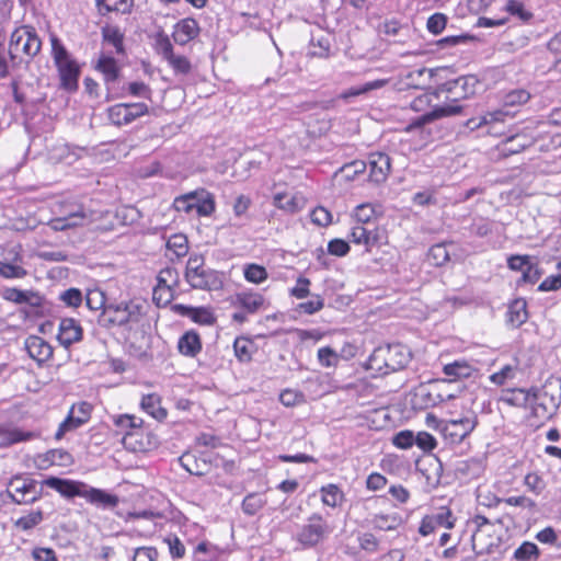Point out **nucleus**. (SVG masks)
<instances>
[{"label": "nucleus", "instance_id": "nucleus-31", "mask_svg": "<svg viewBox=\"0 0 561 561\" xmlns=\"http://www.w3.org/2000/svg\"><path fill=\"white\" fill-rule=\"evenodd\" d=\"M367 522L374 529L390 531L396 530L402 524V518L397 513L374 514Z\"/></svg>", "mask_w": 561, "mask_h": 561}, {"label": "nucleus", "instance_id": "nucleus-18", "mask_svg": "<svg viewBox=\"0 0 561 561\" xmlns=\"http://www.w3.org/2000/svg\"><path fill=\"white\" fill-rule=\"evenodd\" d=\"M461 112V106L458 104H445L442 106H436L433 110L425 112L421 116L411 121L408 126V130L420 128L426 124L434 122L435 119L453 116L459 114Z\"/></svg>", "mask_w": 561, "mask_h": 561}, {"label": "nucleus", "instance_id": "nucleus-33", "mask_svg": "<svg viewBox=\"0 0 561 561\" xmlns=\"http://www.w3.org/2000/svg\"><path fill=\"white\" fill-rule=\"evenodd\" d=\"M484 458L483 457H472L462 461H459L457 465V472L469 479L479 478L484 471Z\"/></svg>", "mask_w": 561, "mask_h": 561}, {"label": "nucleus", "instance_id": "nucleus-3", "mask_svg": "<svg viewBox=\"0 0 561 561\" xmlns=\"http://www.w3.org/2000/svg\"><path fill=\"white\" fill-rule=\"evenodd\" d=\"M41 48L42 41L35 28L30 25H21L11 34L8 49L9 59L13 66L21 62L30 64Z\"/></svg>", "mask_w": 561, "mask_h": 561}, {"label": "nucleus", "instance_id": "nucleus-57", "mask_svg": "<svg viewBox=\"0 0 561 561\" xmlns=\"http://www.w3.org/2000/svg\"><path fill=\"white\" fill-rule=\"evenodd\" d=\"M45 460L50 465L68 466L73 462L72 456L64 449H51L46 453Z\"/></svg>", "mask_w": 561, "mask_h": 561}, {"label": "nucleus", "instance_id": "nucleus-15", "mask_svg": "<svg viewBox=\"0 0 561 561\" xmlns=\"http://www.w3.org/2000/svg\"><path fill=\"white\" fill-rule=\"evenodd\" d=\"M91 412L92 405L89 402L81 401L73 404L69 410L67 417L59 424L55 437L60 439L66 433L81 427L90 420Z\"/></svg>", "mask_w": 561, "mask_h": 561}, {"label": "nucleus", "instance_id": "nucleus-6", "mask_svg": "<svg viewBox=\"0 0 561 561\" xmlns=\"http://www.w3.org/2000/svg\"><path fill=\"white\" fill-rule=\"evenodd\" d=\"M331 533L328 520L320 513H313L298 527L294 539L301 549H312L324 542Z\"/></svg>", "mask_w": 561, "mask_h": 561}, {"label": "nucleus", "instance_id": "nucleus-41", "mask_svg": "<svg viewBox=\"0 0 561 561\" xmlns=\"http://www.w3.org/2000/svg\"><path fill=\"white\" fill-rule=\"evenodd\" d=\"M367 368L385 375L390 373L383 346L374 350L367 359Z\"/></svg>", "mask_w": 561, "mask_h": 561}, {"label": "nucleus", "instance_id": "nucleus-5", "mask_svg": "<svg viewBox=\"0 0 561 561\" xmlns=\"http://www.w3.org/2000/svg\"><path fill=\"white\" fill-rule=\"evenodd\" d=\"M426 424L434 426L451 444H460L467 438L478 425V416L474 412L468 411L462 416L439 421L433 414L426 416Z\"/></svg>", "mask_w": 561, "mask_h": 561}, {"label": "nucleus", "instance_id": "nucleus-34", "mask_svg": "<svg viewBox=\"0 0 561 561\" xmlns=\"http://www.w3.org/2000/svg\"><path fill=\"white\" fill-rule=\"evenodd\" d=\"M141 409L157 421H163L168 413L161 407V399L156 393L144 396L140 402Z\"/></svg>", "mask_w": 561, "mask_h": 561}, {"label": "nucleus", "instance_id": "nucleus-39", "mask_svg": "<svg viewBox=\"0 0 561 561\" xmlns=\"http://www.w3.org/2000/svg\"><path fill=\"white\" fill-rule=\"evenodd\" d=\"M255 344L248 337H237L233 342V350L239 362L249 363L255 351Z\"/></svg>", "mask_w": 561, "mask_h": 561}, {"label": "nucleus", "instance_id": "nucleus-10", "mask_svg": "<svg viewBox=\"0 0 561 561\" xmlns=\"http://www.w3.org/2000/svg\"><path fill=\"white\" fill-rule=\"evenodd\" d=\"M89 221L90 215L82 205L69 204L60 207L59 216L51 219L48 226L54 231H66L84 226Z\"/></svg>", "mask_w": 561, "mask_h": 561}, {"label": "nucleus", "instance_id": "nucleus-64", "mask_svg": "<svg viewBox=\"0 0 561 561\" xmlns=\"http://www.w3.org/2000/svg\"><path fill=\"white\" fill-rule=\"evenodd\" d=\"M428 256L436 266L444 265L449 261V253L445 244H435L430 249Z\"/></svg>", "mask_w": 561, "mask_h": 561}, {"label": "nucleus", "instance_id": "nucleus-49", "mask_svg": "<svg viewBox=\"0 0 561 561\" xmlns=\"http://www.w3.org/2000/svg\"><path fill=\"white\" fill-rule=\"evenodd\" d=\"M179 280H180V276H179V272L176 271V268L168 266L165 268H162L159 272V274L157 276V285L156 286L168 287V288L175 290V288L179 285Z\"/></svg>", "mask_w": 561, "mask_h": 561}, {"label": "nucleus", "instance_id": "nucleus-28", "mask_svg": "<svg viewBox=\"0 0 561 561\" xmlns=\"http://www.w3.org/2000/svg\"><path fill=\"white\" fill-rule=\"evenodd\" d=\"M180 354L186 357H195L202 351V341L195 331H186L178 341Z\"/></svg>", "mask_w": 561, "mask_h": 561}, {"label": "nucleus", "instance_id": "nucleus-22", "mask_svg": "<svg viewBox=\"0 0 561 561\" xmlns=\"http://www.w3.org/2000/svg\"><path fill=\"white\" fill-rule=\"evenodd\" d=\"M94 69L102 73L104 83L110 91L121 73L116 59L112 56L101 55Z\"/></svg>", "mask_w": 561, "mask_h": 561}, {"label": "nucleus", "instance_id": "nucleus-27", "mask_svg": "<svg viewBox=\"0 0 561 561\" xmlns=\"http://www.w3.org/2000/svg\"><path fill=\"white\" fill-rule=\"evenodd\" d=\"M2 297L7 301L14 304H27L32 307H38L42 302V297L32 290H22L19 288H5Z\"/></svg>", "mask_w": 561, "mask_h": 561}, {"label": "nucleus", "instance_id": "nucleus-1", "mask_svg": "<svg viewBox=\"0 0 561 561\" xmlns=\"http://www.w3.org/2000/svg\"><path fill=\"white\" fill-rule=\"evenodd\" d=\"M42 484L58 492L62 497L73 499L76 496L85 499L89 503L103 508H113L118 504V497L104 490L90 486L89 484L58 477H48Z\"/></svg>", "mask_w": 561, "mask_h": 561}, {"label": "nucleus", "instance_id": "nucleus-51", "mask_svg": "<svg viewBox=\"0 0 561 561\" xmlns=\"http://www.w3.org/2000/svg\"><path fill=\"white\" fill-rule=\"evenodd\" d=\"M530 99V93L525 89H514L508 91L503 96L504 106H519L527 103Z\"/></svg>", "mask_w": 561, "mask_h": 561}, {"label": "nucleus", "instance_id": "nucleus-12", "mask_svg": "<svg viewBox=\"0 0 561 561\" xmlns=\"http://www.w3.org/2000/svg\"><path fill=\"white\" fill-rule=\"evenodd\" d=\"M385 230L377 226L371 228L354 224L348 234V241L365 247L366 252H370L373 248H379L385 243Z\"/></svg>", "mask_w": 561, "mask_h": 561}, {"label": "nucleus", "instance_id": "nucleus-45", "mask_svg": "<svg viewBox=\"0 0 561 561\" xmlns=\"http://www.w3.org/2000/svg\"><path fill=\"white\" fill-rule=\"evenodd\" d=\"M376 216V209L373 204L365 203L358 205L354 210L355 224L374 227L376 226L371 220Z\"/></svg>", "mask_w": 561, "mask_h": 561}, {"label": "nucleus", "instance_id": "nucleus-25", "mask_svg": "<svg viewBox=\"0 0 561 561\" xmlns=\"http://www.w3.org/2000/svg\"><path fill=\"white\" fill-rule=\"evenodd\" d=\"M25 348L28 355L38 363L46 362L53 356L51 346L44 339L36 335L26 339Z\"/></svg>", "mask_w": 561, "mask_h": 561}, {"label": "nucleus", "instance_id": "nucleus-61", "mask_svg": "<svg viewBox=\"0 0 561 561\" xmlns=\"http://www.w3.org/2000/svg\"><path fill=\"white\" fill-rule=\"evenodd\" d=\"M279 401L285 407H296L305 402V396L298 390L285 389L279 394Z\"/></svg>", "mask_w": 561, "mask_h": 561}, {"label": "nucleus", "instance_id": "nucleus-40", "mask_svg": "<svg viewBox=\"0 0 561 561\" xmlns=\"http://www.w3.org/2000/svg\"><path fill=\"white\" fill-rule=\"evenodd\" d=\"M237 301L249 313L256 312L264 304V297L257 293H240Z\"/></svg>", "mask_w": 561, "mask_h": 561}, {"label": "nucleus", "instance_id": "nucleus-7", "mask_svg": "<svg viewBox=\"0 0 561 561\" xmlns=\"http://www.w3.org/2000/svg\"><path fill=\"white\" fill-rule=\"evenodd\" d=\"M141 306L135 301L110 304L101 312L99 322L104 328L125 327L139 322Z\"/></svg>", "mask_w": 561, "mask_h": 561}, {"label": "nucleus", "instance_id": "nucleus-44", "mask_svg": "<svg viewBox=\"0 0 561 561\" xmlns=\"http://www.w3.org/2000/svg\"><path fill=\"white\" fill-rule=\"evenodd\" d=\"M472 523L476 525V531L471 536L472 549H473L476 556H483V554H485V552H489V549L488 550L483 549L482 546H480L479 541H480V536L482 535V528L484 526H489L490 520L483 515H476L472 518Z\"/></svg>", "mask_w": 561, "mask_h": 561}, {"label": "nucleus", "instance_id": "nucleus-35", "mask_svg": "<svg viewBox=\"0 0 561 561\" xmlns=\"http://www.w3.org/2000/svg\"><path fill=\"white\" fill-rule=\"evenodd\" d=\"M13 262L0 261V277L5 279L23 278L27 275V271L19 263H22V256L15 253Z\"/></svg>", "mask_w": 561, "mask_h": 561}, {"label": "nucleus", "instance_id": "nucleus-50", "mask_svg": "<svg viewBox=\"0 0 561 561\" xmlns=\"http://www.w3.org/2000/svg\"><path fill=\"white\" fill-rule=\"evenodd\" d=\"M244 278L253 284H261L267 278V271L259 264H247L243 268Z\"/></svg>", "mask_w": 561, "mask_h": 561}, {"label": "nucleus", "instance_id": "nucleus-32", "mask_svg": "<svg viewBox=\"0 0 561 561\" xmlns=\"http://www.w3.org/2000/svg\"><path fill=\"white\" fill-rule=\"evenodd\" d=\"M528 319L527 304L524 299L514 300L507 309L506 321L512 328H519Z\"/></svg>", "mask_w": 561, "mask_h": 561}, {"label": "nucleus", "instance_id": "nucleus-16", "mask_svg": "<svg viewBox=\"0 0 561 561\" xmlns=\"http://www.w3.org/2000/svg\"><path fill=\"white\" fill-rule=\"evenodd\" d=\"M455 523L456 517L453 512L447 507H440L437 512L423 517L419 527V533L425 537L433 534L438 527L451 529L454 528Z\"/></svg>", "mask_w": 561, "mask_h": 561}, {"label": "nucleus", "instance_id": "nucleus-13", "mask_svg": "<svg viewBox=\"0 0 561 561\" xmlns=\"http://www.w3.org/2000/svg\"><path fill=\"white\" fill-rule=\"evenodd\" d=\"M439 385V381H431L415 387L411 396L413 409L425 410L443 402L445 398L438 389Z\"/></svg>", "mask_w": 561, "mask_h": 561}, {"label": "nucleus", "instance_id": "nucleus-63", "mask_svg": "<svg viewBox=\"0 0 561 561\" xmlns=\"http://www.w3.org/2000/svg\"><path fill=\"white\" fill-rule=\"evenodd\" d=\"M415 443V435L410 430L400 431L392 438V444L400 449H409Z\"/></svg>", "mask_w": 561, "mask_h": 561}, {"label": "nucleus", "instance_id": "nucleus-62", "mask_svg": "<svg viewBox=\"0 0 561 561\" xmlns=\"http://www.w3.org/2000/svg\"><path fill=\"white\" fill-rule=\"evenodd\" d=\"M174 298V290L168 287L154 286L152 299L158 307H164Z\"/></svg>", "mask_w": 561, "mask_h": 561}, {"label": "nucleus", "instance_id": "nucleus-4", "mask_svg": "<svg viewBox=\"0 0 561 561\" xmlns=\"http://www.w3.org/2000/svg\"><path fill=\"white\" fill-rule=\"evenodd\" d=\"M50 43L51 57L59 77V88L69 93H73L79 88L80 66L59 38L53 36Z\"/></svg>", "mask_w": 561, "mask_h": 561}, {"label": "nucleus", "instance_id": "nucleus-42", "mask_svg": "<svg viewBox=\"0 0 561 561\" xmlns=\"http://www.w3.org/2000/svg\"><path fill=\"white\" fill-rule=\"evenodd\" d=\"M266 504L264 494L253 492L249 493L242 501V511L245 515L253 516Z\"/></svg>", "mask_w": 561, "mask_h": 561}, {"label": "nucleus", "instance_id": "nucleus-37", "mask_svg": "<svg viewBox=\"0 0 561 561\" xmlns=\"http://www.w3.org/2000/svg\"><path fill=\"white\" fill-rule=\"evenodd\" d=\"M443 371L446 376L453 377L454 379H460L471 377L476 369L467 360L462 359L446 364Z\"/></svg>", "mask_w": 561, "mask_h": 561}, {"label": "nucleus", "instance_id": "nucleus-56", "mask_svg": "<svg viewBox=\"0 0 561 561\" xmlns=\"http://www.w3.org/2000/svg\"><path fill=\"white\" fill-rule=\"evenodd\" d=\"M13 0H0V38H5V31L11 21Z\"/></svg>", "mask_w": 561, "mask_h": 561}, {"label": "nucleus", "instance_id": "nucleus-11", "mask_svg": "<svg viewBox=\"0 0 561 561\" xmlns=\"http://www.w3.org/2000/svg\"><path fill=\"white\" fill-rule=\"evenodd\" d=\"M148 111V105L142 102L119 103L108 107L107 117L113 125L122 127L146 115Z\"/></svg>", "mask_w": 561, "mask_h": 561}, {"label": "nucleus", "instance_id": "nucleus-38", "mask_svg": "<svg viewBox=\"0 0 561 561\" xmlns=\"http://www.w3.org/2000/svg\"><path fill=\"white\" fill-rule=\"evenodd\" d=\"M101 14L113 11L129 13L133 7V0H94Z\"/></svg>", "mask_w": 561, "mask_h": 561}, {"label": "nucleus", "instance_id": "nucleus-23", "mask_svg": "<svg viewBox=\"0 0 561 561\" xmlns=\"http://www.w3.org/2000/svg\"><path fill=\"white\" fill-rule=\"evenodd\" d=\"M199 33V26L195 19H183L179 21L172 34L174 42L179 45H185L194 39Z\"/></svg>", "mask_w": 561, "mask_h": 561}, {"label": "nucleus", "instance_id": "nucleus-59", "mask_svg": "<svg viewBox=\"0 0 561 561\" xmlns=\"http://www.w3.org/2000/svg\"><path fill=\"white\" fill-rule=\"evenodd\" d=\"M85 305L92 311L104 310L105 305L104 293L99 289L88 290L85 295Z\"/></svg>", "mask_w": 561, "mask_h": 561}, {"label": "nucleus", "instance_id": "nucleus-20", "mask_svg": "<svg viewBox=\"0 0 561 561\" xmlns=\"http://www.w3.org/2000/svg\"><path fill=\"white\" fill-rule=\"evenodd\" d=\"M383 348L390 371L403 369L411 360V351L401 343L388 344Z\"/></svg>", "mask_w": 561, "mask_h": 561}, {"label": "nucleus", "instance_id": "nucleus-46", "mask_svg": "<svg viewBox=\"0 0 561 561\" xmlns=\"http://www.w3.org/2000/svg\"><path fill=\"white\" fill-rule=\"evenodd\" d=\"M103 41L111 44L119 55L124 53V35L116 26H106L102 28Z\"/></svg>", "mask_w": 561, "mask_h": 561}, {"label": "nucleus", "instance_id": "nucleus-47", "mask_svg": "<svg viewBox=\"0 0 561 561\" xmlns=\"http://www.w3.org/2000/svg\"><path fill=\"white\" fill-rule=\"evenodd\" d=\"M540 556L537 545L530 541H524L513 554L516 561H536Z\"/></svg>", "mask_w": 561, "mask_h": 561}, {"label": "nucleus", "instance_id": "nucleus-52", "mask_svg": "<svg viewBox=\"0 0 561 561\" xmlns=\"http://www.w3.org/2000/svg\"><path fill=\"white\" fill-rule=\"evenodd\" d=\"M273 205L287 213H296L299 209L297 198L286 193L275 194L273 197Z\"/></svg>", "mask_w": 561, "mask_h": 561}, {"label": "nucleus", "instance_id": "nucleus-29", "mask_svg": "<svg viewBox=\"0 0 561 561\" xmlns=\"http://www.w3.org/2000/svg\"><path fill=\"white\" fill-rule=\"evenodd\" d=\"M35 437L33 432L22 431L16 427L0 426V446L9 447L21 442H27Z\"/></svg>", "mask_w": 561, "mask_h": 561}, {"label": "nucleus", "instance_id": "nucleus-53", "mask_svg": "<svg viewBox=\"0 0 561 561\" xmlns=\"http://www.w3.org/2000/svg\"><path fill=\"white\" fill-rule=\"evenodd\" d=\"M317 358L322 367H336L340 362V355L330 346L320 347L317 352Z\"/></svg>", "mask_w": 561, "mask_h": 561}, {"label": "nucleus", "instance_id": "nucleus-19", "mask_svg": "<svg viewBox=\"0 0 561 561\" xmlns=\"http://www.w3.org/2000/svg\"><path fill=\"white\" fill-rule=\"evenodd\" d=\"M83 337V329L73 318H64L59 322L57 339L59 343L68 348Z\"/></svg>", "mask_w": 561, "mask_h": 561}, {"label": "nucleus", "instance_id": "nucleus-26", "mask_svg": "<svg viewBox=\"0 0 561 561\" xmlns=\"http://www.w3.org/2000/svg\"><path fill=\"white\" fill-rule=\"evenodd\" d=\"M533 394L534 387L528 390L523 388L507 389L503 391L501 400L511 407L530 408Z\"/></svg>", "mask_w": 561, "mask_h": 561}, {"label": "nucleus", "instance_id": "nucleus-9", "mask_svg": "<svg viewBox=\"0 0 561 561\" xmlns=\"http://www.w3.org/2000/svg\"><path fill=\"white\" fill-rule=\"evenodd\" d=\"M185 278L196 289H216L220 285L217 272L205 268L204 259L198 255L190 256L186 264Z\"/></svg>", "mask_w": 561, "mask_h": 561}, {"label": "nucleus", "instance_id": "nucleus-36", "mask_svg": "<svg viewBox=\"0 0 561 561\" xmlns=\"http://www.w3.org/2000/svg\"><path fill=\"white\" fill-rule=\"evenodd\" d=\"M323 505L335 508L344 501V493L339 485L330 483L320 488Z\"/></svg>", "mask_w": 561, "mask_h": 561}, {"label": "nucleus", "instance_id": "nucleus-48", "mask_svg": "<svg viewBox=\"0 0 561 561\" xmlns=\"http://www.w3.org/2000/svg\"><path fill=\"white\" fill-rule=\"evenodd\" d=\"M111 420L113 424L122 432H125L126 435H130L128 430L137 428L142 423L140 419L129 414L112 415Z\"/></svg>", "mask_w": 561, "mask_h": 561}, {"label": "nucleus", "instance_id": "nucleus-55", "mask_svg": "<svg viewBox=\"0 0 561 561\" xmlns=\"http://www.w3.org/2000/svg\"><path fill=\"white\" fill-rule=\"evenodd\" d=\"M366 168V162L362 160H355L351 163L343 165L340 169V173L346 181H354L359 174H363L365 172Z\"/></svg>", "mask_w": 561, "mask_h": 561}, {"label": "nucleus", "instance_id": "nucleus-17", "mask_svg": "<svg viewBox=\"0 0 561 561\" xmlns=\"http://www.w3.org/2000/svg\"><path fill=\"white\" fill-rule=\"evenodd\" d=\"M369 180L376 184L386 182L391 170L390 157L380 151L371 152L368 156Z\"/></svg>", "mask_w": 561, "mask_h": 561}, {"label": "nucleus", "instance_id": "nucleus-24", "mask_svg": "<svg viewBox=\"0 0 561 561\" xmlns=\"http://www.w3.org/2000/svg\"><path fill=\"white\" fill-rule=\"evenodd\" d=\"M172 310L175 313L182 317H187L199 324H211L215 321L213 313L204 307H192L176 304L172 306Z\"/></svg>", "mask_w": 561, "mask_h": 561}, {"label": "nucleus", "instance_id": "nucleus-2", "mask_svg": "<svg viewBox=\"0 0 561 561\" xmlns=\"http://www.w3.org/2000/svg\"><path fill=\"white\" fill-rule=\"evenodd\" d=\"M561 404V378L549 377L541 387H534L530 403V416L537 426L551 420Z\"/></svg>", "mask_w": 561, "mask_h": 561}, {"label": "nucleus", "instance_id": "nucleus-30", "mask_svg": "<svg viewBox=\"0 0 561 561\" xmlns=\"http://www.w3.org/2000/svg\"><path fill=\"white\" fill-rule=\"evenodd\" d=\"M195 196L193 210L201 217L210 216L216 208L214 195L205 190L192 192Z\"/></svg>", "mask_w": 561, "mask_h": 561}, {"label": "nucleus", "instance_id": "nucleus-21", "mask_svg": "<svg viewBox=\"0 0 561 561\" xmlns=\"http://www.w3.org/2000/svg\"><path fill=\"white\" fill-rule=\"evenodd\" d=\"M505 113L501 110L489 112L480 117H472L466 122V128L470 131L484 129V134H492V129L497 123L504 121Z\"/></svg>", "mask_w": 561, "mask_h": 561}, {"label": "nucleus", "instance_id": "nucleus-8", "mask_svg": "<svg viewBox=\"0 0 561 561\" xmlns=\"http://www.w3.org/2000/svg\"><path fill=\"white\" fill-rule=\"evenodd\" d=\"M43 484L27 476H14L8 483L7 493L16 504H31L43 496Z\"/></svg>", "mask_w": 561, "mask_h": 561}, {"label": "nucleus", "instance_id": "nucleus-60", "mask_svg": "<svg viewBox=\"0 0 561 561\" xmlns=\"http://www.w3.org/2000/svg\"><path fill=\"white\" fill-rule=\"evenodd\" d=\"M167 61L178 75H187L192 69L191 61L182 55L173 54L172 57L167 59Z\"/></svg>", "mask_w": 561, "mask_h": 561}, {"label": "nucleus", "instance_id": "nucleus-54", "mask_svg": "<svg viewBox=\"0 0 561 561\" xmlns=\"http://www.w3.org/2000/svg\"><path fill=\"white\" fill-rule=\"evenodd\" d=\"M44 519L43 512L41 510L33 511L30 514L20 517L15 522V527L21 530H31L34 527H36L38 524H41Z\"/></svg>", "mask_w": 561, "mask_h": 561}, {"label": "nucleus", "instance_id": "nucleus-58", "mask_svg": "<svg viewBox=\"0 0 561 561\" xmlns=\"http://www.w3.org/2000/svg\"><path fill=\"white\" fill-rule=\"evenodd\" d=\"M357 542L362 550L368 553H376L379 550L380 542L371 533H362L357 536Z\"/></svg>", "mask_w": 561, "mask_h": 561}, {"label": "nucleus", "instance_id": "nucleus-43", "mask_svg": "<svg viewBox=\"0 0 561 561\" xmlns=\"http://www.w3.org/2000/svg\"><path fill=\"white\" fill-rule=\"evenodd\" d=\"M167 250L171 252L175 259L185 256L188 252L186 236L182 233L172 234L167 241Z\"/></svg>", "mask_w": 561, "mask_h": 561}, {"label": "nucleus", "instance_id": "nucleus-14", "mask_svg": "<svg viewBox=\"0 0 561 561\" xmlns=\"http://www.w3.org/2000/svg\"><path fill=\"white\" fill-rule=\"evenodd\" d=\"M479 84L480 81L476 76L467 75L445 82L440 91L446 92L453 102H459L473 95Z\"/></svg>", "mask_w": 561, "mask_h": 561}]
</instances>
